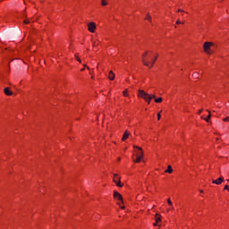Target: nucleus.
<instances>
[{"label":"nucleus","mask_w":229,"mask_h":229,"mask_svg":"<svg viewBox=\"0 0 229 229\" xmlns=\"http://www.w3.org/2000/svg\"><path fill=\"white\" fill-rule=\"evenodd\" d=\"M214 46V43L212 42H205L204 43V51L207 53V55H212L214 52L210 49V47Z\"/></svg>","instance_id":"obj_2"},{"label":"nucleus","mask_w":229,"mask_h":229,"mask_svg":"<svg viewBox=\"0 0 229 229\" xmlns=\"http://www.w3.org/2000/svg\"><path fill=\"white\" fill-rule=\"evenodd\" d=\"M157 225H158V223L156 222V223L154 224V226H157Z\"/></svg>","instance_id":"obj_30"},{"label":"nucleus","mask_w":229,"mask_h":229,"mask_svg":"<svg viewBox=\"0 0 229 229\" xmlns=\"http://www.w3.org/2000/svg\"><path fill=\"white\" fill-rule=\"evenodd\" d=\"M176 24H184V22L180 21V20H177Z\"/></svg>","instance_id":"obj_22"},{"label":"nucleus","mask_w":229,"mask_h":229,"mask_svg":"<svg viewBox=\"0 0 229 229\" xmlns=\"http://www.w3.org/2000/svg\"><path fill=\"white\" fill-rule=\"evenodd\" d=\"M128 137H130V132H128V131H125V132L122 138V140H126V139H128Z\"/></svg>","instance_id":"obj_11"},{"label":"nucleus","mask_w":229,"mask_h":229,"mask_svg":"<svg viewBox=\"0 0 229 229\" xmlns=\"http://www.w3.org/2000/svg\"><path fill=\"white\" fill-rule=\"evenodd\" d=\"M160 117H162V115L160 114V113L157 114V119L158 121H160Z\"/></svg>","instance_id":"obj_23"},{"label":"nucleus","mask_w":229,"mask_h":229,"mask_svg":"<svg viewBox=\"0 0 229 229\" xmlns=\"http://www.w3.org/2000/svg\"><path fill=\"white\" fill-rule=\"evenodd\" d=\"M108 78H109V80H112V81L115 80V73L114 72L110 71Z\"/></svg>","instance_id":"obj_10"},{"label":"nucleus","mask_w":229,"mask_h":229,"mask_svg":"<svg viewBox=\"0 0 229 229\" xmlns=\"http://www.w3.org/2000/svg\"><path fill=\"white\" fill-rule=\"evenodd\" d=\"M167 203L168 205H170V207H173V201H171V199H167Z\"/></svg>","instance_id":"obj_17"},{"label":"nucleus","mask_w":229,"mask_h":229,"mask_svg":"<svg viewBox=\"0 0 229 229\" xmlns=\"http://www.w3.org/2000/svg\"><path fill=\"white\" fill-rule=\"evenodd\" d=\"M123 96H125V97L127 98V96H128V89H125V90L123 91Z\"/></svg>","instance_id":"obj_21"},{"label":"nucleus","mask_w":229,"mask_h":229,"mask_svg":"<svg viewBox=\"0 0 229 229\" xmlns=\"http://www.w3.org/2000/svg\"><path fill=\"white\" fill-rule=\"evenodd\" d=\"M24 23H25V24H30V21L25 20V21H24Z\"/></svg>","instance_id":"obj_26"},{"label":"nucleus","mask_w":229,"mask_h":229,"mask_svg":"<svg viewBox=\"0 0 229 229\" xmlns=\"http://www.w3.org/2000/svg\"><path fill=\"white\" fill-rule=\"evenodd\" d=\"M134 148L139 149V151L136 154V157H140V158H142L144 157V154L142 152V148L140 147H137V146H133Z\"/></svg>","instance_id":"obj_8"},{"label":"nucleus","mask_w":229,"mask_h":229,"mask_svg":"<svg viewBox=\"0 0 229 229\" xmlns=\"http://www.w3.org/2000/svg\"><path fill=\"white\" fill-rule=\"evenodd\" d=\"M201 112H203V110L199 111V114H201Z\"/></svg>","instance_id":"obj_32"},{"label":"nucleus","mask_w":229,"mask_h":229,"mask_svg":"<svg viewBox=\"0 0 229 229\" xmlns=\"http://www.w3.org/2000/svg\"><path fill=\"white\" fill-rule=\"evenodd\" d=\"M225 182V177L221 176L216 180H213L212 183H215V185H221Z\"/></svg>","instance_id":"obj_7"},{"label":"nucleus","mask_w":229,"mask_h":229,"mask_svg":"<svg viewBox=\"0 0 229 229\" xmlns=\"http://www.w3.org/2000/svg\"><path fill=\"white\" fill-rule=\"evenodd\" d=\"M94 47H96V43L93 44Z\"/></svg>","instance_id":"obj_35"},{"label":"nucleus","mask_w":229,"mask_h":229,"mask_svg":"<svg viewBox=\"0 0 229 229\" xmlns=\"http://www.w3.org/2000/svg\"><path fill=\"white\" fill-rule=\"evenodd\" d=\"M146 19L147 21H149V22H151V16H149V13L147 14Z\"/></svg>","instance_id":"obj_16"},{"label":"nucleus","mask_w":229,"mask_h":229,"mask_svg":"<svg viewBox=\"0 0 229 229\" xmlns=\"http://www.w3.org/2000/svg\"><path fill=\"white\" fill-rule=\"evenodd\" d=\"M208 117L207 118H205V121L207 122V123H208V121H210V117H212V114H210V111H208Z\"/></svg>","instance_id":"obj_13"},{"label":"nucleus","mask_w":229,"mask_h":229,"mask_svg":"<svg viewBox=\"0 0 229 229\" xmlns=\"http://www.w3.org/2000/svg\"><path fill=\"white\" fill-rule=\"evenodd\" d=\"M157 58H158V55H156V57L154 58V60L150 64V66H149V63L146 62L144 59L142 60V63H143V64L146 65V67H153V65H155V62H157Z\"/></svg>","instance_id":"obj_4"},{"label":"nucleus","mask_w":229,"mask_h":229,"mask_svg":"<svg viewBox=\"0 0 229 229\" xmlns=\"http://www.w3.org/2000/svg\"><path fill=\"white\" fill-rule=\"evenodd\" d=\"M171 210H174V207L171 206Z\"/></svg>","instance_id":"obj_29"},{"label":"nucleus","mask_w":229,"mask_h":229,"mask_svg":"<svg viewBox=\"0 0 229 229\" xmlns=\"http://www.w3.org/2000/svg\"><path fill=\"white\" fill-rule=\"evenodd\" d=\"M4 92L5 96H13V92H12V91L10 90V88H5V89H4Z\"/></svg>","instance_id":"obj_9"},{"label":"nucleus","mask_w":229,"mask_h":229,"mask_svg":"<svg viewBox=\"0 0 229 229\" xmlns=\"http://www.w3.org/2000/svg\"><path fill=\"white\" fill-rule=\"evenodd\" d=\"M138 96H139V98H142V99L147 101L148 105H149L151 103V99H155V98H156L155 95H149L142 89L138 90Z\"/></svg>","instance_id":"obj_1"},{"label":"nucleus","mask_w":229,"mask_h":229,"mask_svg":"<svg viewBox=\"0 0 229 229\" xmlns=\"http://www.w3.org/2000/svg\"><path fill=\"white\" fill-rule=\"evenodd\" d=\"M157 216H158V214L156 215V223H158L160 221V217Z\"/></svg>","instance_id":"obj_20"},{"label":"nucleus","mask_w":229,"mask_h":229,"mask_svg":"<svg viewBox=\"0 0 229 229\" xmlns=\"http://www.w3.org/2000/svg\"><path fill=\"white\" fill-rule=\"evenodd\" d=\"M224 121L228 122V121H229V118H228V117H225V118H224Z\"/></svg>","instance_id":"obj_27"},{"label":"nucleus","mask_w":229,"mask_h":229,"mask_svg":"<svg viewBox=\"0 0 229 229\" xmlns=\"http://www.w3.org/2000/svg\"><path fill=\"white\" fill-rule=\"evenodd\" d=\"M225 191H229V186H228V185H225Z\"/></svg>","instance_id":"obj_25"},{"label":"nucleus","mask_w":229,"mask_h":229,"mask_svg":"<svg viewBox=\"0 0 229 229\" xmlns=\"http://www.w3.org/2000/svg\"><path fill=\"white\" fill-rule=\"evenodd\" d=\"M178 12H183V10L179 9Z\"/></svg>","instance_id":"obj_31"},{"label":"nucleus","mask_w":229,"mask_h":229,"mask_svg":"<svg viewBox=\"0 0 229 229\" xmlns=\"http://www.w3.org/2000/svg\"><path fill=\"white\" fill-rule=\"evenodd\" d=\"M165 173H168L169 174H171V173H173V166L168 165Z\"/></svg>","instance_id":"obj_12"},{"label":"nucleus","mask_w":229,"mask_h":229,"mask_svg":"<svg viewBox=\"0 0 229 229\" xmlns=\"http://www.w3.org/2000/svg\"><path fill=\"white\" fill-rule=\"evenodd\" d=\"M121 208H124V206H120Z\"/></svg>","instance_id":"obj_33"},{"label":"nucleus","mask_w":229,"mask_h":229,"mask_svg":"<svg viewBox=\"0 0 229 229\" xmlns=\"http://www.w3.org/2000/svg\"><path fill=\"white\" fill-rule=\"evenodd\" d=\"M114 199H117V201H121V203H124V201L123 200V195H121V193L114 191Z\"/></svg>","instance_id":"obj_3"},{"label":"nucleus","mask_w":229,"mask_h":229,"mask_svg":"<svg viewBox=\"0 0 229 229\" xmlns=\"http://www.w3.org/2000/svg\"><path fill=\"white\" fill-rule=\"evenodd\" d=\"M81 71H85V68L81 69Z\"/></svg>","instance_id":"obj_34"},{"label":"nucleus","mask_w":229,"mask_h":229,"mask_svg":"<svg viewBox=\"0 0 229 229\" xmlns=\"http://www.w3.org/2000/svg\"><path fill=\"white\" fill-rule=\"evenodd\" d=\"M199 192L203 193V191H202V190H200V191H199Z\"/></svg>","instance_id":"obj_36"},{"label":"nucleus","mask_w":229,"mask_h":229,"mask_svg":"<svg viewBox=\"0 0 229 229\" xmlns=\"http://www.w3.org/2000/svg\"><path fill=\"white\" fill-rule=\"evenodd\" d=\"M114 182L116 183L117 187H123V184H121V177L117 176V174H114Z\"/></svg>","instance_id":"obj_5"},{"label":"nucleus","mask_w":229,"mask_h":229,"mask_svg":"<svg viewBox=\"0 0 229 229\" xmlns=\"http://www.w3.org/2000/svg\"><path fill=\"white\" fill-rule=\"evenodd\" d=\"M142 56H143V58H144L145 56H148V52H145V53L142 55Z\"/></svg>","instance_id":"obj_24"},{"label":"nucleus","mask_w":229,"mask_h":229,"mask_svg":"<svg viewBox=\"0 0 229 229\" xmlns=\"http://www.w3.org/2000/svg\"><path fill=\"white\" fill-rule=\"evenodd\" d=\"M140 160H142V157H137V159L136 160H134V162H136L137 164H139V162H140Z\"/></svg>","instance_id":"obj_15"},{"label":"nucleus","mask_w":229,"mask_h":229,"mask_svg":"<svg viewBox=\"0 0 229 229\" xmlns=\"http://www.w3.org/2000/svg\"><path fill=\"white\" fill-rule=\"evenodd\" d=\"M77 62H79L80 64H81V59L77 58Z\"/></svg>","instance_id":"obj_28"},{"label":"nucleus","mask_w":229,"mask_h":229,"mask_svg":"<svg viewBox=\"0 0 229 229\" xmlns=\"http://www.w3.org/2000/svg\"><path fill=\"white\" fill-rule=\"evenodd\" d=\"M199 72H194L193 73V78H199Z\"/></svg>","instance_id":"obj_18"},{"label":"nucleus","mask_w":229,"mask_h":229,"mask_svg":"<svg viewBox=\"0 0 229 229\" xmlns=\"http://www.w3.org/2000/svg\"><path fill=\"white\" fill-rule=\"evenodd\" d=\"M155 103H162V98H155Z\"/></svg>","instance_id":"obj_14"},{"label":"nucleus","mask_w":229,"mask_h":229,"mask_svg":"<svg viewBox=\"0 0 229 229\" xmlns=\"http://www.w3.org/2000/svg\"><path fill=\"white\" fill-rule=\"evenodd\" d=\"M88 30H89V31H90V33H94V31L96 30V23L95 22H89L88 24Z\"/></svg>","instance_id":"obj_6"},{"label":"nucleus","mask_w":229,"mask_h":229,"mask_svg":"<svg viewBox=\"0 0 229 229\" xmlns=\"http://www.w3.org/2000/svg\"><path fill=\"white\" fill-rule=\"evenodd\" d=\"M106 4H108V3H106L105 0H102V6H106Z\"/></svg>","instance_id":"obj_19"}]
</instances>
